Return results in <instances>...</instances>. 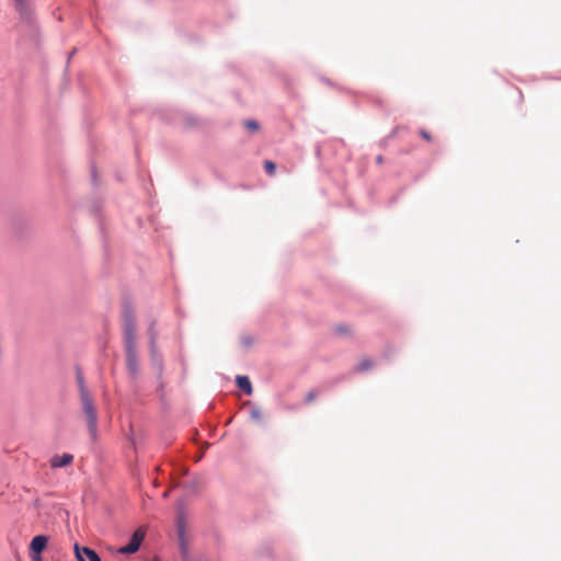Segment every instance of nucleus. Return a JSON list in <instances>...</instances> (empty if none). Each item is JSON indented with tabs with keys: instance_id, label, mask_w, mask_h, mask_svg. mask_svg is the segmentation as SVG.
Masks as SVG:
<instances>
[{
	"instance_id": "nucleus-14",
	"label": "nucleus",
	"mask_w": 561,
	"mask_h": 561,
	"mask_svg": "<svg viewBox=\"0 0 561 561\" xmlns=\"http://www.w3.org/2000/svg\"><path fill=\"white\" fill-rule=\"evenodd\" d=\"M244 126L249 129V130H257L259 129V125L255 121H247L244 123Z\"/></svg>"
},
{
	"instance_id": "nucleus-19",
	"label": "nucleus",
	"mask_w": 561,
	"mask_h": 561,
	"mask_svg": "<svg viewBox=\"0 0 561 561\" xmlns=\"http://www.w3.org/2000/svg\"><path fill=\"white\" fill-rule=\"evenodd\" d=\"M382 161H383L382 156H378V157L376 158V162H377L378 164H381V163H382Z\"/></svg>"
},
{
	"instance_id": "nucleus-6",
	"label": "nucleus",
	"mask_w": 561,
	"mask_h": 561,
	"mask_svg": "<svg viewBox=\"0 0 561 561\" xmlns=\"http://www.w3.org/2000/svg\"><path fill=\"white\" fill-rule=\"evenodd\" d=\"M73 461V456L71 454H62V455H55L50 459V466L51 468H62L69 466Z\"/></svg>"
},
{
	"instance_id": "nucleus-12",
	"label": "nucleus",
	"mask_w": 561,
	"mask_h": 561,
	"mask_svg": "<svg viewBox=\"0 0 561 561\" xmlns=\"http://www.w3.org/2000/svg\"><path fill=\"white\" fill-rule=\"evenodd\" d=\"M250 417L254 421H261L262 420V411L260 408L252 405L250 411Z\"/></svg>"
},
{
	"instance_id": "nucleus-20",
	"label": "nucleus",
	"mask_w": 561,
	"mask_h": 561,
	"mask_svg": "<svg viewBox=\"0 0 561 561\" xmlns=\"http://www.w3.org/2000/svg\"><path fill=\"white\" fill-rule=\"evenodd\" d=\"M153 561H160L158 558H154Z\"/></svg>"
},
{
	"instance_id": "nucleus-2",
	"label": "nucleus",
	"mask_w": 561,
	"mask_h": 561,
	"mask_svg": "<svg viewBox=\"0 0 561 561\" xmlns=\"http://www.w3.org/2000/svg\"><path fill=\"white\" fill-rule=\"evenodd\" d=\"M125 324H124V342L126 347H136V337H135V319L131 311H125Z\"/></svg>"
},
{
	"instance_id": "nucleus-17",
	"label": "nucleus",
	"mask_w": 561,
	"mask_h": 561,
	"mask_svg": "<svg viewBox=\"0 0 561 561\" xmlns=\"http://www.w3.org/2000/svg\"><path fill=\"white\" fill-rule=\"evenodd\" d=\"M314 396H316V394H314L313 392H309V393L307 394V400H308V401H312V400L314 399Z\"/></svg>"
},
{
	"instance_id": "nucleus-15",
	"label": "nucleus",
	"mask_w": 561,
	"mask_h": 561,
	"mask_svg": "<svg viewBox=\"0 0 561 561\" xmlns=\"http://www.w3.org/2000/svg\"><path fill=\"white\" fill-rule=\"evenodd\" d=\"M27 2L20 1L18 2L16 10L22 13L26 9Z\"/></svg>"
},
{
	"instance_id": "nucleus-16",
	"label": "nucleus",
	"mask_w": 561,
	"mask_h": 561,
	"mask_svg": "<svg viewBox=\"0 0 561 561\" xmlns=\"http://www.w3.org/2000/svg\"><path fill=\"white\" fill-rule=\"evenodd\" d=\"M420 135H421V137H422L423 139L427 140V141H430V140H431V135H430L426 130L422 129V130L420 131Z\"/></svg>"
},
{
	"instance_id": "nucleus-18",
	"label": "nucleus",
	"mask_w": 561,
	"mask_h": 561,
	"mask_svg": "<svg viewBox=\"0 0 561 561\" xmlns=\"http://www.w3.org/2000/svg\"><path fill=\"white\" fill-rule=\"evenodd\" d=\"M32 561H42L41 556H31Z\"/></svg>"
},
{
	"instance_id": "nucleus-3",
	"label": "nucleus",
	"mask_w": 561,
	"mask_h": 561,
	"mask_svg": "<svg viewBox=\"0 0 561 561\" xmlns=\"http://www.w3.org/2000/svg\"><path fill=\"white\" fill-rule=\"evenodd\" d=\"M146 536V531L142 527L138 528L131 536L128 545L118 549V553L128 554L135 553L138 551L144 538Z\"/></svg>"
},
{
	"instance_id": "nucleus-10",
	"label": "nucleus",
	"mask_w": 561,
	"mask_h": 561,
	"mask_svg": "<svg viewBox=\"0 0 561 561\" xmlns=\"http://www.w3.org/2000/svg\"><path fill=\"white\" fill-rule=\"evenodd\" d=\"M82 552L90 561H102L99 554L89 547H82Z\"/></svg>"
},
{
	"instance_id": "nucleus-1",
	"label": "nucleus",
	"mask_w": 561,
	"mask_h": 561,
	"mask_svg": "<svg viewBox=\"0 0 561 561\" xmlns=\"http://www.w3.org/2000/svg\"><path fill=\"white\" fill-rule=\"evenodd\" d=\"M80 401H81L83 413L87 417L89 432H90L91 436L94 438L96 435V428H98V415H96L94 402H93L90 393L81 394Z\"/></svg>"
},
{
	"instance_id": "nucleus-5",
	"label": "nucleus",
	"mask_w": 561,
	"mask_h": 561,
	"mask_svg": "<svg viewBox=\"0 0 561 561\" xmlns=\"http://www.w3.org/2000/svg\"><path fill=\"white\" fill-rule=\"evenodd\" d=\"M126 360H127V367L128 370L135 375L138 369V362H137V347H126Z\"/></svg>"
},
{
	"instance_id": "nucleus-7",
	"label": "nucleus",
	"mask_w": 561,
	"mask_h": 561,
	"mask_svg": "<svg viewBox=\"0 0 561 561\" xmlns=\"http://www.w3.org/2000/svg\"><path fill=\"white\" fill-rule=\"evenodd\" d=\"M237 385L247 394H251L252 393V386H251L250 379L247 376H238L237 377Z\"/></svg>"
},
{
	"instance_id": "nucleus-8",
	"label": "nucleus",
	"mask_w": 561,
	"mask_h": 561,
	"mask_svg": "<svg viewBox=\"0 0 561 561\" xmlns=\"http://www.w3.org/2000/svg\"><path fill=\"white\" fill-rule=\"evenodd\" d=\"M374 366V362L370 358H362L355 368V371L363 373L370 369Z\"/></svg>"
},
{
	"instance_id": "nucleus-13",
	"label": "nucleus",
	"mask_w": 561,
	"mask_h": 561,
	"mask_svg": "<svg viewBox=\"0 0 561 561\" xmlns=\"http://www.w3.org/2000/svg\"><path fill=\"white\" fill-rule=\"evenodd\" d=\"M75 554L78 561H85L84 560V553L82 552V547H80L78 543H75L73 546Z\"/></svg>"
},
{
	"instance_id": "nucleus-9",
	"label": "nucleus",
	"mask_w": 561,
	"mask_h": 561,
	"mask_svg": "<svg viewBox=\"0 0 561 561\" xmlns=\"http://www.w3.org/2000/svg\"><path fill=\"white\" fill-rule=\"evenodd\" d=\"M77 382H78V387H79V394H88L90 393L87 386H85V382H84V378H83V375L81 373L80 369L77 370Z\"/></svg>"
},
{
	"instance_id": "nucleus-11",
	"label": "nucleus",
	"mask_w": 561,
	"mask_h": 561,
	"mask_svg": "<svg viewBox=\"0 0 561 561\" xmlns=\"http://www.w3.org/2000/svg\"><path fill=\"white\" fill-rule=\"evenodd\" d=\"M264 170L268 175H274L276 172V164L271 160L264 161Z\"/></svg>"
},
{
	"instance_id": "nucleus-4",
	"label": "nucleus",
	"mask_w": 561,
	"mask_h": 561,
	"mask_svg": "<svg viewBox=\"0 0 561 561\" xmlns=\"http://www.w3.org/2000/svg\"><path fill=\"white\" fill-rule=\"evenodd\" d=\"M48 538L46 536H35L30 543L31 556H39L45 550Z\"/></svg>"
}]
</instances>
